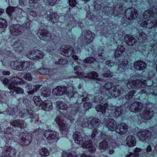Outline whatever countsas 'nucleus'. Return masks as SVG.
Segmentation results:
<instances>
[{"label":"nucleus","mask_w":157,"mask_h":157,"mask_svg":"<svg viewBox=\"0 0 157 157\" xmlns=\"http://www.w3.org/2000/svg\"><path fill=\"white\" fill-rule=\"evenodd\" d=\"M105 64L109 67H111L114 65L115 63L111 60L107 61Z\"/></svg>","instance_id":"680f3d73"},{"label":"nucleus","mask_w":157,"mask_h":157,"mask_svg":"<svg viewBox=\"0 0 157 157\" xmlns=\"http://www.w3.org/2000/svg\"><path fill=\"white\" fill-rule=\"evenodd\" d=\"M57 105L58 107L60 109L66 110L68 108V105L67 104L62 101H59L57 102Z\"/></svg>","instance_id":"e433bc0d"},{"label":"nucleus","mask_w":157,"mask_h":157,"mask_svg":"<svg viewBox=\"0 0 157 157\" xmlns=\"http://www.w3.org/2000/svg\"><path fill=\"white\" fill-rule=\"evenodd\" d=\"M88 95L87 94L86 92L84 90L80 93L78 97H80L79 99L77 100V102L80 103L82 101H85L89 99L88 97Z\"/></svg>","instance_id":"7c9ffc66"},{"label":"nucleus","mask_w":157,"mask_h":157,"mask_svg":"<svg viewBox=\"0 0 157 157\" xmlns=\"http://www.w3.org/2000/svg\"><path fill=\"white\" fill-rule=\"evenodd\" d=\"M118 146V144L113 139H110L109 140V147L114 148L117 147Z\"/></svg>","instance_id":"de8ad7c7"},{"label":"nucleus","mask_w":157,"mask_h":157,"mask_svg":"<svg viewBox=\"0 0 157 157\" xmlns=\"http://www.w3.org/2000/svg\"><path fill=\"white\" fill-rule=\"evenodd\" d=\"M109 147V145L105 140L99 144V149L100 150H105Z\"/></svg>","instance_id":"58836bf2"},{"label":"nucleus","mask_w":157,"mask_h":157,"mask_svg":"<svg viewBox=\"0 0 157 157\" xmlns=\"http://www.w3.org/2000/svg\"><path fill=\"white\" fill-rule=\"evenodd\" d=\"M10 124L14 126L24 128L26 127V123L21 120H13L10 121Z\"/></svg>","instance_id":"a878e982"},{"label":"nucleus","mask_w":157,"mask_h":157,"mask_svg":"<svg viewBox=\"0 0 157 157\" xmlns=\"http://www.w3.org/2000/svg\"><path fill=\"white\" fill-rule=\"evenodd\" d=\"M142 114L138 117V119L141 122H146L147 121L150 119L153 116L154 113L151 109L147 108L143 112L142 111Z\"/></svg>","instance_id":"9d476101"},{"label":"nucleus","mask_w":157,"mask_h":157,"mask_svg":"<svg viewBox=\"0 0 157 157\" xmlns=\"http://www.w3.org/2000/svg\"><path fill=\"white\" fill-rule=\"evenodd\" d=\"M100 120L97 118H94L91 119L90 121V124L92 128H94L95 132H96V128L100 125ZM96 134L94 133V131L92 134V138H94Z\"/></svg>","instance_id":"b1692460"},{"label":"nucleus","mask_w":157,"mask_h":157,"mask_svg":"<svg viewBox=\"0 0 157 157\" xmlns=\"http://www.w3.org/2000/svg\"><path fill=\"white\" fill-rule=\"evenodd\" d=\"M146 35L145 33H142L140 34V36L138 38V39L140 40L145 41L146 38Z\"/></svg>","instance_id":"bf43d9fd"},{"label":"nucleus","mask_w":157,"mask_h":157,"mask_svg":"<svg viewBox=\"0 0 157 157\" xmlns=\"http://www.w3.org/2000/svg\"><path fill=\"white\" fill-rule=\"evenodd\" d=\"M124 90L120 86H112L110 83H108L102 86L98 90L94 101L100 102L103 99L106 100L111 97H116L124 94Z\"/></svg>","instance_id":"f257e3e1"},{"label":"nucleus","mask_w":157,"mask_h":157,"mask_svg":"<svg viewBox=\"0 0 157 157\" xmlns=\"http://www.w3.org/2000/svg\"><path fill=\"white\" fill-rule=\"evenodd\" d=\"M92 105V104L89 102H87L83 104V106L85 109L87 110L91 108Z\"/></svg>","instance_id":"4d7b16f0"},{"label":"nucleus","mask_w":157,"mask_h":157,"mask_svg":"<svg viewBox=\"0 0 157 157\" xmlns=\"http://www.w3.org/2000/svg\"><path fill=\"white\" fill-rule=\"evenodd\" d=\"M10 83L8 86V88L9 89H13L15 84L22 85L24 83V81L22 79L17 77H14L12 78L10 81Z\"/></svg>","instance_id":"f3484780"},{"label":"nucleus","mask_w":157,"mask_h":157,"mask_svg":"<svg viewBox=\"0 0 157 157\" xmlns=\"http://www.w3.org/2000/svg\"><path fill=\"white\" fill-rule=\"evenodd\" d=\"M71 154L70 153L67 152L66 151H63L61 153V155L63 157H69Z\"/></svg>","instance_id":"052dcab7"},{"label":"nucleus","mask_w":157,"mask_h":157,"mask_svg":"<svg viewBox=\"0 0 157 157\" xmlns=\"http://www.w3.org/2000/svg\"><path fill=\"white\" fill-rule=\"evenodd\" d=\"M113 75V73H111L110 71H108L106 73H104L103 76L105 77H111Z\"/></svg>","instance_id":"13d9d810"},{"label":"nucleus","mask_w":157,"mask_h":157,"mask_svg":"<svg viewBox=\"0 0 157 157\" xmlns=\"http://www.w3.org/2000/svg\"><path fill=\"white\" fill-rule=\"evenodd\" d=\"M104 122L109 130L112 131L116 130L117 125L116 122L113 119H109V120L105 119Z\"/></svg>","instance_id":"5701e85b"},{"label":"nucleus","mask_w":157,"mask_h":157,"mask_svg":"<svg viewBox=\"0 0 157 157\" xmlns=\"http://www.w3.org/2000/svg\"><path fill=\"white\" fill-rule=\"evenodd\" d=\"M4 132L5 134H6L5 136L6 138V142L10 143L11 141L13 140V129L12 128L10 127H8L6 129H5L4 131Z\"/></svg>","instance_id":"aec40b11"},{"label":"nucleus","mask_w":157,"mask_h":157,"mask_svg":"<svg viewBox=\"0 0 157 157\" xmlns=\"http://www.w3.org/2000/svg\"><path fill=\"white\" fill-rule=\"evenodd\" d=\"M127 145L130 147H133L136 144V140L135 137L132 136H129L126 140Z\"/></svg>","instance_id":"473e14b6"},{"label":"nucleus","mask_w":157,"mask_h":157,"mask_svg":"<svg viewBox=\"0 0 157 157\" xmlns=\"http://www.w3.org/2000/svg\"><path fill=\"white\" fill-rule=\"evenodd\" d=\"M67 61L64 59H59L58 61H56L55 63L56 64H65L67 63Z\"/></svg>","instance_id":"864d4df0"},{"label":"nucleus","mask_w":157,"mask_h":157,"mask_svg":"<svg viewBox=\"0 0 157 157\" xmlns=\"http://www.w3.org/2000/svg\"><path fill=\"white\" fill-rule=\"evenodd\" d=\"M16 153L15 149L11 147L6 146L3 147L2 154L4 156L8 157H14Z\"/></svg>","instance_id":"2eb2a0df"},{"label":"nucleus","mask_w":157,"mask_h":157,"mask_svg":"<svg viewBox=\"0 0 157 157\" xmlns=\"http://www.w3.org/2000/svg\"><path fill=\"white\" fill-rule=\"evenodd\" d=\"M83 135L82 133L78 131L74 132L73 138L75 143L78 144L82 145L83 148L87 149L90 152L94 153L96 151V148L93 146L92 141L90 140L83 142V139H87L88 137L86 135H84L83 137Z\"/></svg>","instance_id":"7ed1b4c3"},{"label":"nucleus","mask_w":157,"mask_h":157,"mask_svg":"<svg viewBox=\"0 0 157 157\" xmlns=\"http://www.w3.org/2000/svg\"><path fill=\"white\" fill-rule=\"evenodd\" d=\"M134 68L138 70L142 71L147 67V64L145 63L140 60L135 62L134 63Z\"/></svg>","instance_id":"bb28decb"},{"label":"nucleus","mask_w":157,"mask_h":157,"mask_svg":"<svg viewBox=\"0 0 157 157\" xmlns=\"http://www.w3.org/2000/svg\"><path fill=\"white\" fill-rule=\"evenodd\" d=\"M33 100L35 105L37 106H40L43 102L39 97L35 96L33 98Z\"/></svg>","instance_id":"79ce46f5"},{"label":"nucleus","mask_w":157,"mask_h":157,"mask_svg":"<svg viewBox=\"0 0 157 157\" xmlns=\"http://www.w3.org/2000/svg\"><path fill=\"white\" fill-rule=\"evenodd\" d=\"M11 67L14 70L20 71V63L17 61H13L11 63Z\"/></svg>","instance_id":"ea45409f"},{"label":"nucleus","mask_w":157,"mask_h":157,"mask_svg":"<svg viewBox=\"0 0 157 157\" xmlns=\"http://www.w3.org/2000/svg\"><path fill=\"white\" fill-rule=\"evenodd\" d=\"M57 0H47V3L50 6H52L56 2Z\"/></svg>","instance_id":"e2e57ef3"},{"label":"nucleus","mask_w":157,"mask_h":157,"mask_svg":"<svg viewBox=\"0 0 157 157\" xmlns=\"http://www.w3.org/2000/svg\"><path fill=\"white\" fill-rule=\"evenodd\" d=\"M10 90H12V92H15L17 94H22L24 92V90L18 87H15V86H14L13 89Z\"/></svg>","instance_id":"8fccbe9b"},{"label":"nucleus","mask_w":157,"mask_h":157,"mask_svg":"<svg viewBox=\"0 0 157 157\" xmlns=\"http://www.w3.org/2000/svg\"><path fill=\"white\" fill-rule=\"evenodd\" d=\"M38 35L40 39L45 41H48L51 38L50 33L45 29H39Z\"/></svg>","instance_id":"a211bd4d"},{"label":"nucleus","mask_w":157,"mask_h":157,"mask_svg":"<svg viewBox=\"0 0 157 157\" xmlns=\"http://www.w3.org/2000/svg\"><path fill=\"white\" fill-rule=\"evenodd\" d=\"M10 29L11 34L15 36L21 34L23 31V27L19 25H11Z\"/></svg>","instance_id":"dca6fc26"},{"label":"nucleus","mask_w":157,"mask_h":157,"mask_svg":"<svg viewBox=\"0 0 157 157\" xmlns=\"http://www.w3.org/2000/svg\"><path fill=\"white\" fill-rule=\"evenodd\" d=\"M39 152L41 157H46L48 156L49 155L48 150L45 148L40 149L39 150Z\"/></svg>","instance_id":"c9c22d12"},{"label":"nucleus","mask_w":157,"mask_h":157,"mask_svg":"<svg viewBox=\"0 0 157 157\" xmlns=\"http://www.w3.org/2000/svg\"><path fill=\"white\" fill-rule=\"evenodd\" d=\"M50 70L48 69L42 68L37 71V72L40 74H49Z\"/></svg>","instance_id":"a18cd8bd"},{"label":"nucleus","mask_w":157,"mask_h":157,"mask_svg":"<svg viewBox=\"0 0 157 157\" xmlns=\"http://www.w3.org/2000/svg\"><path fill=\"white\" fill-rule=\"evenodd\" d=\"M69 5L71 6H74L76 4V1L75 0H68Z\"/></svg>","instance_id":"0e129e2a"},{"label":"nucleus","mask_w":157,"mask_h":157,"mask_svg":"<svg viewBox=\"0 0 157 157\" xmlns=\"http://www.w3.org/2000/svg\"><path fill=\"white\" fill-rule=\"evenodd\" d=\"M124 40L126 43L128 45H133L136 41V39L132 36L126 35L124 37Z\"/></svg>","instance_id":"2f4dec72"},{"label":"nucleus","mask_w":157,"mask_h":157,"mask_svg":"<svg viewBox=\"0 0 157 157\" xmlns=\"http://www.w3.org/2000/svg\"><path fill=\"white\" fill-rule=\"evenodd\" d=\"M143 105L140 102H135L133 103L130 106V109L132 112H138L143 109Z\"/></svg>","instance_id":"412c9836"},{"label":"nucleus","mask_w":157,"mask_h":157,"mask_svg":"<svg viewBox=\"0 0 157 157\" xmlns=\"http://www.w3.org/2000/svg\"><path fill=\"white\" fill-rule=\"evenodd\" d=\"M95 61V59L93 57H88L84 60V62L87 63H91Z\"/></svg>","instance_id":"6e6d98bb"},{"label":"nucleus","mask_w":157,"mask_h":157,"mask_svg":"<svg viewBox=\"0 0 157 157\" xmlns=\"http://www.w3.org/2000/svg\"><path fill=\"white\" fill-rule=\"evenodd\" d=\"M24 77L26 80L29 81L32 80L33 78L31 74L29 73L25 74L24 76Z\"/></svg>","instance_id":"5fc2aeb1"},{"label":"nucleus","mask_w":157,"mask_h":157,"mask_svg":"<svg viewBox=\"0 0 157 157\" xmlns=\"http://www.w3.org/2000/svg\"><path fill=\"white\" fill-rule=\"evenodd\" d=\"M65 119L64 117L62 116H58L55 119V121L59 126L62 134L64 135L67 133L69 128L68 124L66 122Z\"/></svg>","instance_id":"0eeeda50"},{"label":"nucleus","mask_w":157,"mask_h":157,"mask_svg":"<svg viewBox=\"0 0 157 157\" xmlns=\"http://www.w3.org/2000/svg\"><path fill=\"white\" fill-rule=\"evenodd\" d=\"M151 133L148 131H141L137 133V136L141 141H144L149 139L151 137Z\"/></svg>","instance_id":"4be33fe9"},{"label":"nucleus","mask_w":157,"mask_h":157,"mask_svg":"<svg viewBox=\"0 0 157 157\" xmlns=\"http://www.w3.org/2000/svg\"><path fill=\"white\" fill-rule=\"evenodd\" d=\"M75 91L72 86L66 87L64 86H58L53 90V94L56 95L66 94L69 97H72L74 94Z\"/></svg>","instance_id":"39448f33"},{"label":"nucleus","mask_w":157,"mask_h":157,"mask_svg":"<svg viewBox=\"0 0 157 157\" xmlns=\"http://www.w3.org/2000/svg\"><path fill=\"white\" fill-rule=\"evenodd\" d=\"M135 93V92L134 90H131L126 95L125 98L127 99H129L132 97Z\"/></svg>","instance_id":"603ef678"},{"label":"nucleus","mask_w":157,"mask_h":157,"mask_svg":"<svg viewBox=\"0 0 157 157\" xmlns=\"http://www.w3.org/2000/svg\"><path fill=\"white\" fill-rule=\"evenodd\" d=\"M48 19L53 23H55L58 20V16L56 14H51L48 17Z\"/></svg>","instance_id":"37998d69"},{"label":"nucleus","mask_w":157,"mask_h":157,"mask_svg":"<svg viewBox=\"0 0 157 157\" xmlns=\"http://www.w3.org/2000/svg\"><path fill=\"white\" fill-rule=\"evenodd\" d=\"M41 86V85H37L35 86H33L32 88V90L28 92L29 94H32L36 92L37 90L39 89Z\"/></svg>","instance_id":"c03bdc74"},{"label":"nucleus","mask_w":157,"mask_h":157,"mask_svg":"<svg viewBox=\"0 0 157 157\" xmlns=\"http://www.w3.org/2000/svg\"><path fill=\"white\" fill-rule=\"evenodd\" d=\"M107 108L109 111H110L111 113H113L114 110L115 117H118L121 115L123 113V111L121 107H116L115 106L108 105L107 104L105 103L103 106L101 105H98L96 108V109L98 112H101L102 113L104 114L105 113V109Z\"/></svg>","instance_id":"20e7f679"},{"label":"nucleus","mask_w":157,"mask_h":157,"mask_svg":"<svg viewBox=\"0 0 157 157\" xmlns=\"http://www.w3.org/2000/svg\"><path fill=\"white\" fill-rule=\"evenodd\" d=\"M13 46L15 51L19 53L23 49L24 44L23 41L18 40L13 44Z\"/></svg>","instance_id":"393cba45"},{"label":"nucleus","mask_w":157,"mask_h":157,"mask_svg":"<svg viewBox=\"0 0 157 157\" xmlns=\"http://www.w3.org/2000/svg\"><path fill=\"white\" fill-rule=\"evenodd\" d=\"M81 68L79 66H76L74 68L75 73L78 75H81L80 78H83L84 77H88L93 79H95L98 81H101L102 79H100L98 78V75L97 73L94 71H93L90 73H89L87 74L82 73L80 71Z\"/></svg>","instance_id":"6e6552de"},{"label":"nucleus","mask_w":157,"mask_h":157,"mask_svg":"<svg viewBox=\"0 0 157 157\" xmlns=\"http://www.w3.org/2000/svg\"><path fill=\"white\" fill-rule=\"evenodd\" d=\"M17 109L13 108H10L8 109V113L10 115L15 116V117L17 116Z\"/></svg>","instance_id":"49530a36"},{"label":"nucleus","mask_w":157,"mask_h":157,"mask_svg":"<svg viewBox=\"0 0 157 157\" xmlns=\"http://www.w3.org/2000/svg\"><path fill=\"white\" fill-rule=\"evenodd\" d=\"M60 52L62 55L66 57L72 56L75 60L78 59L77 56L74 55L75 52H74L73 48L70 46H62L60 48Z\"/></svg>","instance_id":"1a4fd4ad"},{"label":"nucleus","mask_w":157,"mask_h":157,"mask_svg":"<svg viewBox=\"0 0 157 157\" xmlns=\"http://www.w3.org/2000/svg\"><path fill=\"white\" fill-rule=\"evenodd\" d=\"M152 11L148 10L143 14L144 18L145 20L141 24L142 26L150 29L154 26H157V8L153 7Z\"/></svg>","instance_id":"f03ea898"},{"label":"nucleus","mask_w":157,"mask_h":157,"mask_svg":"<svg viewBox=\"0 0 157 157\" xmlns=\"http://www.w3.org/2000/svg\"><path fill=\"white\" fill-rule=\"evenodd\" d=\"M147 81L144 80H132L129 79L126 80L125 83L127 87L129 89H136L137 88H143L147 86Z\"/></svg>","instance_id":"423d86ee"},{"label":"nucleus","mask_w":157,"mask_h":157,"mask_svg":"<svg viewBox=\"0 0 157 157\" xmlns=\"http://www.w3.org/2000/svg\"><path fill=\"white\" fill-rule=\"evenodd\" d=\"M51 93L50 90L48 88L44 87L42 90L41 95L44 97H48Z\"/></svg>","instance_id":"a19ab883"},{"label":"nucleus","mask_w":157,"mask_h":157,"mask_svg":"<svg viewBox=\"0 0 157 157\" xmlns=\"http://www.w3.org/2000/svg\"><path fill=\"white\" fill-rule=\"evenodd\" d=\"M95 36L94 34L90 31H87L85 33L84 38L87 43H91Z\"/></svg>","instance_id":"c85d7f7f"},{"label":"nucleus","mask_w":157,"mask_h":157,"mask_svg":"<svg viewBox=\"0 0 157 157\" xmlns=\"http://www.w3.org/2000/svg\"><path fill=\"white\" fill-rule=\"evenodd\" d=\"M15 11V9L13 7H8L7 8L6 12L10 16H12L14 13Z\"/></svg>","instance_id":"09e8293b"},{"label":"nucleus","mask_w":157,"mask_h":157,"mask_svg":"<svg viewBox=\"0 0 157 157\" xmlns=\"http://www.w3.org/2000/svg\"><path fill=\"white\" fill-rule=\"evenodd\" d=\"M59 134L54 131H45L44 132V136L48 141L58 140L59 139Z\"/></svg>","instance_id":"f8f14e48"},{"label":"nucleus","mask_w":157,"mask_h":157,"mask_svg":"<svg viewBox=\"0 0 157 157\" xmlns=\"http://www.w3.org/2000/svg\"><path fill=\"white\" fill-rule=\"evenodd\" d=\"M157 89V88L156 87H155L154 88V91H152L150 90V92L151 93L152 95H157V92L155 90Z\"/></svg>","instance_id":"774afa93"},{"label":"nucleus","mask_w":157,"mask_h":157,"mask_svg":"<svg viewBox=\"0 0 157 157\" xmlns=\"http://www.w3.org/2000/svg\"><path fill=\"white\" fill-rule=\"evenodd\" d=\"M41 105L42 109L46 111L51 110L53 108L52 103L48 100H46L43 102Z\"/></svg>","instance_id":"c756f323"},{"label":"nucleus","mask_w":157,"mask_h":157,"mask_svg":"<svg viewBox=\"0 0 157 157\" xmlns=\"http://www.w3.org/2000/svg\"><path fill=\"white\" fill-rule=\"evenodd\" d=\"M32 139V137L30 135L22 133L20 136L18 141L21 145L27 146L30 143Z\"/></svg>","instance_id":"ddd939ff"},{"label":"nucleus","mask_w":157,"mask_h":157,"mask_svg":"<svg viewBox=\"0 0 157 157\" xmlns=\"http://www.w3.org/2000/svg\"><path fill=\"white\" fill-rule=\"evenodd\" d=\"M54 50V48L53 47V45H51L49 46L47 49L48 51L50 52H52Z\"/></svg>","instance_id":"338daca9"},{"label":"nucleus","mask_w":157,"mask_h":157,"mask_svg":"<svg viewBox=\"0 0 157 157\" xmlns=\"http://www.w3.org/2000/svg\"><path fill=\"white\" fill-rule=\"evenodd\" d=\"M142 151L141 148L138 147H136L135 148L134 151V153H130L126 155V157H130L132 155V157H138L140 153Z\"/></svg>","instance_id":"f704fd0d"},{"label":"nucleus","mask_w":157,"mask_h":157,"mask_svg":"<svg viewBox=\"0 0 157 157\" xmlns=\"http://www.w3.org/2000/svg\"><path fill=\"white\" fill-rule=\"evenodd\" d=\"M32 64L30 63L27 62H20V71L25 70L29 67L30 65Z\"/></svg>","instance_id":"4c0bfd02"},{"label":"nucleus","mask_w":157,"mask_h":157,"mask_svg":"<svg viewBox=\"0 0 157 157\" xmlns=\"http://www.w3.org/2000/svg\"><path fill=\"white\" fill-rule=\"evenodd\" d=\"M128 130V125L124 123H122L117 125L116 131L117 133L120 135H123L127 132Z\"/></svg>","instance_id":"6ab92c4d"},{"label":"nucleus","mask_w":157,"mask_h":157,"mask_svg":"<svg viewBox=\"0 0 157 157\" xmlns=\"http://www.w3.org/2000/svg\"><path fill=\"white\" fill-rule=\"evenodd\" d=\"M128 61L127 59H124L122 60L119 61L118 63V65L119 66L118 70L123 72L127 68V65Z\"/></svg>","instance_id":"cd10ccee"},{"label":"nucleus","mask_w":157,"mask_h":157,"mask_svg":"<svg viewBox=\"0 0 157 157\" xmlns=\"http://www.w3.org/2000/svg\"><path fill=\"white\" fill-rule=\"evenodd\" d=\"M29 3L30 4V6H34L35 4L37 2V0H29Z\"/></svg>","instance_id":"69168bd1"},{"label":"nucleus","mask_w":157,"mask_h":157,"mask_svg":"<svg viewBox=\"0 0 157 157\" xmlns=\"http://www.w3.org/2000/svg\"><path fill=\"white\" fill-rule=\"evenodd\" d=\"M7 23L5 19L2 18H0V28H4L7 26Z\"/></svg>","instance_id":"3c124183"},{"label":"nucleus","mask_w":157,"mask_h":157,"mask_svg":"<svg viewBox=\"0 0 157 157\" xmlns=\"http://www.w3.org/2000/svg\"><path fill=\"white\" fill-rule=\"evenodd\" d=\"M44 53L37 49L32 50L27 54V57L30 59H38L43 58L44 56Z\"/></svg>","instance_id":"9b49d317"},{"label":"nucleus","mask_w":157,"mask_h":157,"mask_svg":"<svg viewBox=\"0 0 157 157\" xmlns=\"http://www.w3.org/2000/svg\"><path fill=\"white\" fill-rule=\"evenodd\" d=\"M125 51L124 47L123 46H119L116 50L114 55L116 58L119 57Z\"/></svg>","instance_id":"72a5a7b5"},{"label":"nucleus","mask_w":157,"mask_h":157,"mask_svg":"<svg viewBox=\"0 0 157 157\" xmlns=\"http://www.w3.org/2000/svg\"><path fill=\"white\" fill-rule=\"evenodd\" d=\"M124 14L126 18L128 20L136 19L138 15L137 10L133 8H129L126 10Z\"/></svg>","instance_id":"4468645a"}]
</instances>
